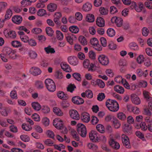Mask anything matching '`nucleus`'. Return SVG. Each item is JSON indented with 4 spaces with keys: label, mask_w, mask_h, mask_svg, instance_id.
Wrapping results in <instances>:
<instances>
[{
    "label": "nucleus",
    "mask_w": 152,
    "mask_h": 152,
    "mask_svg": "<svg viewBox=\"0 0 152 152\" xmlns=\"http://www.w3.org/2000/svg\"><path fill=\"white\" fill-rule=\"evenodd\" d=\"M30 73L34 75L37 76L40 74L41 71L40 69L38 68L32 67L30 70Z\"/></svg>",
    "instance_id": "obj_19"
},
{
    "label": "nucleus",
    "mask_w": 152,
    "mask_h": 152,
    "mask_svg": "<svg viewBox=\"0 0 152 152\" xmlns=\"http://www.w3.org/2000/svg\"><path fill=\"white\" fill-rule=\"evenodd\" d=\"M76 88L74 84L69 85L67 87V91L71 92H72Z\"/></svg>",
    "instance_id": "obj_64"
},
{
    "label": "nucleus",
    "mask_w": 152,
    "mask_h": 152,
    "mask_svg": "<svg viewBox=\"0 0 152 152\" xmlns=\"http://www.w3.org/2000/svg\"><path fill=\"white\" fill-rule=\"evenodd\" d=\"M144 97L149 101H152V97L149 96L150 93L146 91H144L143 93Z\"/></svg>",
    "instance_id": "obj_33"
},
{
    "label": "nucleus",
    "mask_w": 152,
    "mask_h": 152,
    "mask_svg": "<svg viewBox=\"0 0 152 152\" xmlns=\"http://www.w3.org/2000/svg\"><path fill=\"white\" fill-rule=\"evenodd\" d=\"M96 24L99 27H103L104 26V20L101 17H98L96 20Z\"/></svg>",
    "instance_id": "obj_23"
},
{
    "label": "nucleus",
    "mask_w": 152,
    "mask_h": 152,
    "mask_svg": "<svg viewBox=\"0 0 152 152\" xmlns=\"http://www.w3.org/2000/svg\"><path fill=\"white\" fill-rule=\"evenodd\" d=\"M81 119L83 122H88L90 120L89 114L86 112L82 113L81 115Z\"/></svg>",
    "instance_id": "obj_13"
},
{
    "label": "nucleus",
    "mask_w": 152,
    "mask_h": 152,
    "mask_svg": "<svg viewBox=\"0 0 152 152\" xmlns=\"http://www.w3.org/2000/svg\"><path fill=\"white\" fill-rule=\"evenodd\" d=\"M122 84L125 88L127 89H130V85L126 79H124V81H123Z\"/></svg>",
    "instance_id": "obj_63"
},
{
    "label": "nucleus",
    "mask_w": 152,
    "mask_h": 152,
    "mask_svg": "<svg viewBox=\"0 0 152 152\" xmlns=\"http://www.w3.org/2000/svg\"><path fill=\"white\" fill-rule=\"evenodd\" d=\"M35 86L37 88L42 89L43 87V84L41 81L37 80L35 82Z\"/></svg>",
    "instance_id": "obj_42"
},
{
    "label": "nucleus",
    "mask_w": 152,
    "mask_h": 152,
    "mask_svg": "<svg viewBox=\"0 0 152 152\" xmlns=\"http://www.w3.org/2000/svg\"><path fill=\"white\" fill-rule=\"evenodd\" d=\"M71 134L73 138L77 141L79 140V138L77 132L75 131H72L71 132Z\"/></svg>",
    "instance_id": "obj_58"
},
{
    "label": "nucleus",
    "mask_w": 152,
    "mask_h": 152,
    "mask_svg": "<svg viewBox=\"0 0 152 152\" xmlns=\"http://www.w3.org/2000/svg\"><path fill=\"white\" fill-rule=\"evenodd\" d=\"M124 80V79L123 78L122 76L120 75L116 76L115 78V81L119 83H122Z\"/></svg>",
    "instance_id": "obj_49"
},
{
    "label": "nucleus",
    "mask_w": 152,
    "mask_h": 152,
    "mask_svg": "<svg viewBox=\"0 0 152 152\" xmlns=\"http://www.w3.org/2000/svg\"><path fill=\"white\" fill-rule=\"evenodd\" d=\"M83 16L81 14L80 12H77L75 14V18L76 20L80 21L82 20Z\"/></svg>",
    "instance_id": "obj_61"
},
{
    "label": "nucleus",
    "mask_w": 152,
    "mask_h": 152,
    "mask_svg": "<svg viewBox=\"0 0 152 152\" xmlns=\"http://www.w3.org/2000/svg\"><path fill=\"white\" fill-rule=\"evenodd\" d=\"M10 96L12 99H17L18 97L16 91L15 90L12 91L10 93Z\"/></svg>",
    "instance_id": "obj_51"
},
{
    "label": "nucleus",
    "mask_w": 152,
    "mask_h": 152,
    "mask_svg": "<svg viewBox=\"0 0 152 152\" xmlns=\"http://www.w3.org/2000/svg\"><path fill=\"white\" fill-rule=\"evenodd\" d=\"M47 88L49 91L50 92H54L56 89V87L55 84L50 85L48 87H47Z\"/></svg>",
    "instance_id": "obj_60"
},
{
    "label": "nucleus",
    "mask_w": 152,
    "mask_h": 152,
    "mask_svg": "<svg viewBox=\"0 0 152 152\" xmlns=\"http://www.w3.org/2000/svg\"><path fill=\"white\" fill-rule=\"evenodd\" d=\"M53 112L58 115L62 116L63 113L61 110L58 108L55 107L53 108Z\"/></svg>",
    "instance_id": "obj_38"
},
{
    "label": "nucleus",
    "mask_w": 152,
    "mask_h": 152,
    "mask_svg": "<svg viewBox=\"0 0 152 152\" xmlns=\"http://www.w3.org/2000/svg\"><path fill=\"white\" fill-rule=\"evenodd\" d=\"M12 21L17 24H20L22 21V18L20 16L16 15L12 18Z\"/></svg>",
    "instance_id": "obj_18"
},
{
    "label": "nucleus",
    "mask_w": 152,
    "mask_h": 152,
    "mask_svg": "<svg viewBox=\"0 0 152 152\" xmlns=\"http://www.w3.org/2000/svg\"><path fill=\"white\" fill-rule=\"evenodd\" d=\"M22 127L23 129L27 131H30L31 129V125H29L25 124H23L22 125Z\"/></svg>",
    "instance_id": "obj_54"
},
{
    "label": "nucleus",
    "mask_w": 152,
    "mask_h": 152,
    "mask_svg": "<svg viewBox=\"0 0 152 152\" xmlns=\"http://www.w3.org/2000/svg\"><path fill=\"white\" fill-rule=\"evenodd\" d=\"M88 146L90 149H92L94 152V151L97 150L98 146L93 143H89Z\"/></svg>",
    "instance_id": "obj_50"
},
{
    "label": "nucleus",
    "mask_w": 152,
    "mask_h": 152,
    "mask_svg": "<svg viewBox=\"0 0 152 152\" xmlns=\"http://www.w3.org/2000/svg\"><path fill=\"white\" fill-rule=\"evenodd\" d=\"M92 5L91 4L88 2H87L83 5V10L85 12H88L91 9Z\"/></svg>",
    "instance_id": "obj_25"
},
{
    "label": "nucleus",
    "mask_w": 152,
    "mask_h": 152,
    "mask_svg": "<svg viewBox=\"0 0 152 152\" xmlns=\"http://www.w3.org/2000/svg\"><path fill=\"white\" fill-rule=\"evenodd\" d=\"M68 61L69 63L73 66L77 65L78 62L77 58L75 56H69L68 58Z\"/></svg>",
    "instance_id": "obj_14"
},
{
    "label": "nucleus",
    "mask_w": 152,
    "mask_h": 152,
    "mask_svg": "<svg viewBox=\"0 0 152 152\" xmlns=\"http://www.w3.org/2000/svg\"><path fill=\"white\" fill-rule=\"evenodd\" d=\"M131 101L134 104L138 105L140 104L141 102L140 98L136 94H133L131 96Z\"/></svg>",
    "instance_id": "obj_11"
},
{
    "label": "nucleus",
    "mask_w": 152,
    "mask_h": 152,
    "mask_svg": "<svg viewBox=\"0 0 152 152\" xmlns=\"http://www.w3.org/2000/svg\"><path fill=\"white\" fill-rule=\"evenodd\" d=\"M106 105L108 109L113 112H116L119 108V104L115 100L110 99H108L106 102Z\"/></svg>",
    "instance_id": "obj_1"
},
{
    "label": "nucleus",
    "mask_w": 152,
    "mask_h": 152,
    "mask_svg": "<svg viewBox=\"0 0 152 152\" xmlns=\"http://www.w3.org/2000/svg\"><path fill=\"white\" fill-rule=\"evenodd\" d=\"M149 30L146 27H143L142 29V33L143 36L146 37L149 34Z\"/></svg>",
    "instance_id": "obj_57"
},
{
    "label": "nucleus",
    "mask_w": 152,
    "mask_h": 152,
    "mask_svg": "<svg viewBox=\"0 0 152 152\" xmlns=\"http://www.w3.org/2000/svg\"><path fill=\"white\" fill-rule=\"evenodd\" d=\"M97 130L100 133H104V127L101 124H98L96 126Z\"/></svg>",
    "instance_id": "obj_37"
},
{
    "label": "nucleus",
    "mask_w": 152,
    "mask_h": 152,
    "mask_svg": "<svg viewBox=\"0 0 152 152\" xmlns=\"http://www.w3.org/2000/svg\"><path fill=\"white\" fill-rule=\"evenodd\" d=\"M111 22L113 23H115L118 27H121L122 25V19L119 17L115 16L111 19Z\"/></svg>",
    "instance_id": "obj_10"
},
{
    "label": "nucleus",
    "mask_w": 152,
    "mask_h": 152,
    "mask_svg": "<svg viewBox=\"0 0 152 152\" xmlns=\"http://www.w3.org/2000/svg\"><path fill=\"white\" fill-rule=\"evenodd\" d=\"M147 86V82L145 80H140L138 82V86L140 87L145 88Z\"/></svg>",
    "instance_id": "obj_47"
},
{
    "label": "nucleus",
    "mask_w": 152,
    "mask_h": 152,
    "mask_svg": "<svg viewBox=\"0 0 152 152\" xmlns=\"http://www.w3.org/2000/svg\"><path fill=\"white\" fill-rule=\"evenodd\" d=\"M105 72L106 75L110 77H112L114 76V73L113 71L111 69H107L105 71Z\"/></svg>",
    "instance_id": "obj_62"
},
{
    "label": "nucleus",
    "mask_w": 152,
    "mask_h": 152,
    "mask_svg": "<svg viewBox=\"0 0 152 152\" xmlns=\"http://www.w3.org/2000/svg\"><path fill=\"white\" fill-rule=\"evenodd\" d=\"M134 126L137 129H141L144 131H145L147 130V126L146 123L144 121L141 122L140 124H134Z\"/></svg>",
    "instance_id": "obj_9"
},
{
    "label": "nucleus",
    "mask_w": 152,
    "mask_h": 152,
    "mask_svg": "<svg viewBox=\"0 0 152 152\" xmlns=\"http://www.w3.org/2000/svg\"><path fill=\"white\" fill-rule=\"evenodd\" d=\"M69 30L72 33H77L79 31V29L77 26H72L69 28Z\"/></svg>",
    "instance_id": "obj_40"
},
{
    "label": "nucleus",
    "mask_w": 152,
    "mask_h": 152,
    "mask_svg": "<svg viewBox=\"0 0 152 152\" xmlns=\"http://www.w3.org/2000/svg\"><path fill=\"white\" fill-rule=\"evenodd\" d=\"M46 13V11L43 9H39L37 12L38 15L40 16H43L45 15Z\"/></svg>",
    "instance_id": "obj_59"
},
{
    "label": "nucleus",
    "mask_w": 152,
    "mask_h": 152,
    "mask_svg": "<svg viewBox=\"0 0 152 152\" xmlns=\"http://www.w3.org/2000/svg\"><path fill=\"white\" fill-rule=\"evenodd\" d=\"M90 42L95 49L99 51L102 50V47L99 44L98 41L96 38H92L90 40Z\"/></svg>",
    "instance_id": "obj_6"
},
{
    "label": "nucleus",
    "mask_w": 152,
    "mask_h": 152,
    "mask_svg": "<svg viewBox=\"0 0 152 152\" xmlns=\"http://www.w3.org/2000/svg\"><path fill=\"white\" fill-rule=\"evenodd\" d=\"M4 36L7 38L14 39L16 37V34L15 31L8 29H5L4 31Z\"/></svg>",
    "instance_id": "obj_5"
},
{
    "label": "nucleus",
    "mask_w": 152,
    "mask_h": 152,
    "mask_svg": "<svg viewBox=\"0 0 152 152\" xmlns=\"http://www.w3.org/2000/svg\"><path fill=\"white\" fill-rule=\"evenodd\" d=\"M20 139L24 142H28L30 140L29 138L26 135H22L20 136Z\"/></svg>",
    "instance_id": "obj_53"
},
{
    "label": "nucleus",
    "mask_w": 152,
    "mask_h": 152,
    "mask_svg": "<svg viewBox=\"0 0 152 152\" xmlns=\"http://www.w3.org/2000/svg\"><path fill=\"white\" fill-rule=\"evenodd\" d=\"M12 15V11L10 9H8L5 15V18L10 19Z\"/></svg>",
    "instance_id": "obj_55"
},
{
    "label": "nucleus",
    "mask_w": 152,
    "mask_h": 152,
    "mask_svg": "<svg viewBox=\"0 0 152 152\" xmlns=\"http://www.w3.org/2000/svg\"><path fill=\"white\" fill-rule=\"evenodd\" d=\"M114 89L115 91L120 94H124L125 91L124 88L118 85L115 86L114 87Z\"/></svg>",
    "instance_id": "obj_20"
},
{
    "label": "nucleus",
    "mask_w": 152,
    "mask_h": 152,
    "mask_svg": "<svg viewBox=\"0 0 152 152\" xmlns=\"http://www.w3.org/2000/svg\"><path fill=\"white\" fill-rule=\"evenodd\" d=\"M86 19L89 22H93L95 20L94 16L91 14H88L86 16Z\"/></svg>",
    "instance_id": "obj_34"
},
{
    "label": "nucleus",
    "mask_w": 152,
    "mask_h": 152,
    "mask_svg": "<svg viewBox=\"0 0 152 152\" xmlns=\"http://www.w3.org/2000/svg\"><path fill=\"white\" fill-rule=\"evenodd\" d=\"M45 83L46 88L50 85H53L55 84L54 81L51 79L48 78L46 79L45 81Z\"/></svg>",
    "instance_id": "obj_41"
},
{
    "label": "nucleus",
    "mask_w": 152,
    "mask_h": 152,
    "mask_svg": "<svg viewBox=\"0 0 152 152\" xmlns=\"http://www.w3.org/2000/svg\"><path fill=\"white\" fill-rule=\"evenodd\" d=\"M57 5L53 3L50 4L47 6L48 10L51 12H53L55 10L57 9Z\"/></svg>",
    "instance_id": "obj_27"
},
{
    "label": "nucleus",
    "mask_w": 152,
    "mask_h": 152,
    "mask_svg": "<svg viewBox=\"0 0 152 152\" xmlns=\"http://www.w3.org/2000/svg\"><path fill=\"white\" fill-rule=\"evenodd\" d=\"M147 71V70H146L145 71L143 72L140 69H138L137 70V75L139 77L143 76L144 77H146L148 75Z\"/></svg>",
    "instance_id": "obj_28"
},
{
    "label": "nucleus",
    "mask_w": 152,
    "mask_h": 152,
    "mask_svg": "<svg viewBox=\"0 0 152 152\" xmlns=\"http://www.w3.org/2000/svg\"><path fill=\"white\" fill-rule=\"evenodd\" d=\"M58 97L63 100H66L68 98L67 95L62 91H59L57 94Z\"/></svg>",
    "instance_id": "obj_29"
},
{
    "label": "nucleus",
    "mask_w": 152,
    "mask_h": 152,
    "mask_svg": "<svg viewBox=\"0 0 152 152\" xmlns=\"http://www.w3.org/2000/svg\"><path fill=\"white\" fill-rule=\"evenodd\" d=\"M46 31L47 34L50 36H52L54 31L52 28L49 27H47L46 28Z\"/></svg>",
    "instance_id": "obj_45"
},
{
    "label": "nucleus",
    "mask_w": 152,
    "mask_h": 152,
    "mask_svg": "<svg viewBox=\"0 0 152 152\" xmlns=\"http://www.w3.org/2000/svg\"><path fill=\"white\" fill-rule=\"evenodd\" d=\"M69 114L70 117L74 119L77 120L80 119V115L76 110H70L69 111Z\"/></svg>",
    "instance_id": "obj_12"
},
{
    "label": "nucleus",
    "mask_w": 152,
    "mask_h": 152,
    "mask_svg": "<svg viewBox=\"0 0 152 152\" xmlns=\"http://www.w3.org/2000/svg\"><path fill=\"white\" fill-rule=\"evenodd\" d=\"M31 105L33 108L37 111L39 110L41 108L40 104L37 102H34L31 103Z\"/></svg>",
    "instance_id": "obj_32"
},
{
    "label": "nucleus",
    "mask_w": 152,
    "mask_h": 152,
    "mask_svg": "<svg viewBox=\"0 0 152 152\" xmlns=\"http://www.w3.org/2000/svg\"><path fill=\"white\" fill-rule=\"evenodd\" d=\"M14 53V51L11 48H4L3 53L0 54L1 57L3 61L6 62L7 61V59Z\"/></svg>",
    "instance_id": "obj_2"
},
{
    "label": "nucleus",
    "mask_w": 152,
    "mask_h": 152,
    "mask_svg": "<svg viewBox=\"0 0 152 152\" xmlns=\"http://www.w3.org/2000/svg\"><path fill=\"white\" fill-rule=\"evenodd\" d=\"M67 42L70 45L73 44V40L76 39L75 36L73 34L69 35L66 37Z\"/></svg>",
    "instance_id": "obj_21"
},
{
    "label": "nucleus",
    "mask_w": 152,
    "mask_h": 152,
    "mask_svg": "<svg viewBox=\"0 0 152 152\" xmlns=\"http://www.w3.org/2000/svg\"><path fill=\"white\" fill-rule=\"evenodd\" d=\"M145 58L143 55H139L137 58V61L139 64L142 63L144 61Z\"/></svg>",
    "instance_id": "obj_39"
},
{
    "label": "nucleus",
    "mask_w": 152,
    "mask_h": 152,
    "mask_svg": "<svg viewBox=\"0 0 152 152\" xmlns=\"http://www.w3.org/2000/svg\"><path fill=\"white\" fill-rule=\"evenodd\" d=\"M31 3L29 0H23L21 2V4L23 7L30 5Z\"/></svg>",
    "instance_id": "obj_56"
},
{
    "label": "nucleus",
    "mask_w": 152,
    "mask_h": 152,
    "mask_svg": "<svg viewBox=\"0 0 152 152\" xmlns=\"http://www.w3.org/2000/svg\"><path fill=\"white\" fill-rule=\"evenodd\" d=\"M122 128L124 132H128L132 129V126L128 124H125L123 125Z\"/></svg>",
    "instance_id": "obj_31"
},
{
    "label": "nucleus",
    "mask_w": 152,
    "mask_h": 152,
    "mask_svg": "<svg viewBox=\"0 0 152 152\" xmlns=\"http://www.w3.org/2000/svg\"><path fill=\"white\" fill-rule=\"evenodd\" d=\"M56 33L57 39L60 40H62L64 38V35L62 33L58 30L56 31Z\"/></svg>",
    "instance_id": "obj_43"
},
{
    "label": "nucleus",
    "mask_w": 152,
    "mask_h": 152,
    "mask_svg": "<svg viewBox=\"0 0 152 152\" xmlns=\"http://www.w3.org/2000/svg\"><path fill=\"white\" fill-rule=\"evenodd\" d=\"M98 59L100 63L102 65H104V55H101L99 56Z\"/></svg>",
    "instance_id": "obj_52"
},
{
    "label": "nucleus",
    "mask_w": 152,
    "mask_h": 152,
    "mask_svg": "<svg viewBox=\"0 0 152 152\" xmlns=\"http://www.w3.org/2000/svg\"><path fill=\"white\" fill-rule=\"evenodd\" d=\"M122 140L124 145L127 148H131L129 140V137L126 135L123 134L122 137Z\"/></svg>",
    "instance_id": "obj_8"
},
{
    "label": "nucleus",
    "mask_w": 152,
    "mask_h": 152,
    "mask_svg": "<svg viewBox=\"0 0 152 152\" xmlns=\"http://www.w3.org/2000/svg\"><path fill=\"white\" fill-rule=\"evenodd\" d=\"M107 33L108 35L110 37H113L115 34V31L112 28H108L107 31Z\"/></svg>",
    "instance_id": "obj_35"
},
{
    "label": "nucleus",
    "mask_w": 152,
    "mask_h": 152,
    "mask_svg": "<svg viewBox=\"0 0 152 152\" xmlns=\"http://www.w3.org/2000/svg\"><path fill=\"white\" fill-rule=\"evenodd\" d=\"M110 145L113 148L116 149H118L120 148L119 144L115 142L113 139H110L109 141Z\"/></svg>",
    "instance_id": "obj_17"
},
{
    "label": "nucleus",
    "mask_w": 152,
    "mask_h": 152,
    "mask_svg": "<svg viewBox=\"0 0 152 152\" xmlns=\"http://www.w3.org/2000/svg\"><path fill=\"white\" fill-rule=\"evenodd\" d=\"M130 9H134L137 12H141L143 8V5L141 3H139L137 5L136 2L134 1H131L130 2Z\"/></svg>",
    "instance_id": "obj_3"
},
{
    "label": "nucleus",
    "mask_w": 152,
    "mask_h": 152,
    "mask_svg": "<svg viewBox=\"0 0 152 152\" xmlns=\"http://www.w3.org/2000/svg\"><path fill=\"white\" fill-rule=\"evenodd\" d=\"M11 45L12 46L15 48H18L21 47L22 46L21 42L17 40L12 41L11 42Z\"/></svg>",
    "instance_id": "obj_36"
},
{
    "label": "nucleus",
    "mask_w": 152,
    "mask_h": 152,
    "mask_svg": "<svg viewBox=\"0 0 152 152\" xmlns=\"http://www.w3.org/2000/svg\"><path fill=\"white\" fill-rule=\"evenodd\" d=\"M77 131L79 134L83 137H85L86 134V126L83 124L79 123L77 124Z\"/></svg>",
    "instance_id": "obj_4"
},
{
    "label": "nucleus",
    "mask_w": 152,
    "mask_h": 152,
    "mask_svg": "<svg viewBox=\"0 0 152 152\" xmlns=\"http://www.w3.org/2000/svg\"><path fill=\"white\" fill-rule=\"evenodd\" d=\"M79 40L83 45H85L87 44V41L86 38L83 36H80L79 37Z\"/></svg>",
    "instance_id": "obj_44"
},
{
    "label": "nucleus",
    "mask_w": 152,
    "mask_h": 152,
    "mask_svg": "<svg viewBox=\"0 0 152 152\" xmlns=\"http://www.w3.org/2000/svg\"><path fill=\"white\" fill-rule=\"evenodd\" d=\"M136 135L139 138L143 139V140H145L144 139V134L140 131H137L136 132Z\"/></svg>",
    "instance_id": "obj_48"
},
{
    "label": "nucleus",
    "mask_w": 152,
    "mask_h": 152,
    "mask_svg": "<svg viewBox=\"0 0 152 152\" xmlns=\"http://www.w3.org/2000/svg\"><path fill=\"white\" fill-rule=\"evenodd\" d=\"M98 134L97 132L91 131L89 134V137L90 140L92 142H96L98 141L99 138Z\"/></svg>",
    "instance_id": "obj_7"
},
{
    "label": "nucleus",
    "mask_w": 152,
    "mask_h": 152,
    "mask_svg": "<svg viewBox=\"0 0 152 152\" xmlns=\"http://www.w3.org/2000/svg\"><path fill=\"white\" fill-rule=\"evenodd\" d=\"M10 110L9 108L4 107L0 109V113L2 115L6 117L8 115Z\"/></svg>",
    "instance_id": "obj_22"
},
{
    "label": "nucleus",
    "mask_w": 152,
    "mask_h": 152,
    "mask_svg": "<svg viewBox=\"0 0 152 152\" xmlns=\"http://www.w3.org/2000/svg\"><path fill=\"white\" fill-rule=\"evenodd\" d=\"M116 116L118 119L122 121L125 120L126 118V114L122 112L118 113L117 114Z\"/></svg>",
    "instance_id": "obj_26"
},
{
    "label": "nucleus",
    "mask_w": 152,
    "mask_h": 152,
    "mask_svg": "<svg viewBox=\"0 0 152 152\" xmlns=\"http://www.w3.org/2000/svg\"><path fill=\"white\" fill-rule=\"evenodd\" d=\"M72 101L74 103L77 104H83L84 102L83 99L78 96L73 97L72 99Z\"/></svg>",
    "instance_id": "obj_16"
},
{
    "label": "nucleus",
    "mask_w": 152,
    "mask_h": 152,
    "mask_svg": "<svg viewBox=\"0 0 152 152\" xmlns=\"http://www.w3.org/2000/svg\"><path fill=\"white\" fill-rule=\"evenodd\" d=\"M61 69L66 72H70L71 71V69L69 65L66 62H63L60 64Z\"/></svg>",
    "instance_id": "obj_15"
},
{
    "label": "nucleus",
    "mask_w": 152,
    "mask_h": 152,
    "mask_svg": "<svg viewBox=\"0 0 152 152\" xmlns=\"http://www.w3.org/2000/svg\"><path fill=\"white\" fill-rule=\"evenodd\" d=\"M113 126L115 129H118L121 126L120 121L115 117L112 121Z\"/></svg>",
    "instance_id": "obj_24"
},
{
    "label": "nucleus",
    "mask_w": 152,
    "mask_h": 152,
    "mask_svg": "<svg viewBox=\"0 0 152 152\" xmlns=\"http://www.w3.org/2000/svg\"><path fill=\"white\" fill-rule=\"evenodd\" d=\"M129 46L132 50L134 51H138L139 49V48L137 45L134 42H132L130 43Z\"/></svg>",
    "instance_id": "obj_30"
},
{
    "label": "nucleus",
    "mask_w": 152,
    "mask_h": 152,
    "mask_svg": "<svg viewBox=\"0 0 152 152\" xmlns=\"http://www.w3.org/2000/svg\"><path fill=\"white\" fill-rule=\"evenodd\" d=\"M44 50L48 54L50 53H54L55 52L54 49L51 48L50 46H49L44 48Z\"/></svg>",
    "instance_id": "obj_46"
}]
</instances>
